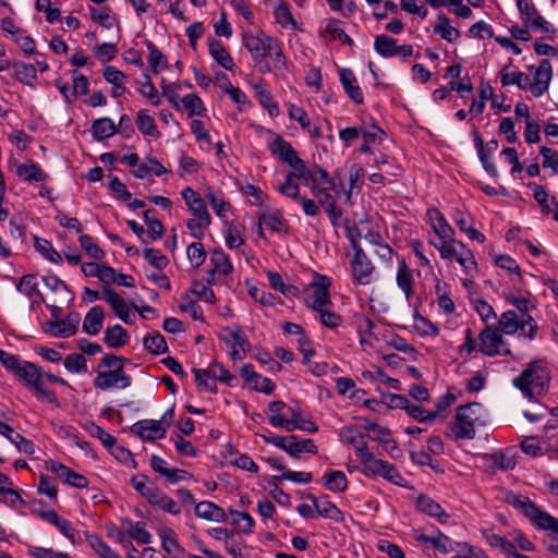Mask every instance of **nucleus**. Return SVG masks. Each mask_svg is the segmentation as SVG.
Listing matches in <instances>:
<instances>
[{
  "label": "nucleus",
  "instance_id": "obj_50",
  "mask_svg": "<svg viewBox=\"0 0 558 558\" xmlns=\"http://www.w3.org/2000/svg\"><path fill=\"white\" fill-rule=\"evenodd\" d=\"M151 506L158 507L162 511L173 515H179L181 513L180 506L160 489L151 501Z\"/></svg>",
  "mask_w": 558,
  "mask_h": 558
},
{
  "label": "nucleus",
  "instance_id": "obj_10",
  "mask_svg": "<svg viewBox=\"0 0 558 558\" xmlns=\"http://www.w3.org/2000/svg\"><path fill=\"white\" fill-rule=\"evenodd\" d=\"M132 384V377L125 373V371H102L99 369L96 377L93 380L95 388L102 391L112 388L125 389Z\"/></svg>",
  "mask_w": 558,
  "mask_h": 558
},
{
  "label": "nucleus",
  "instance_id": "obj_59",
  "mask_svg": "<svg viewBox=\"0 0 558 558\" xmlns=\"http://www.w3.org/2000/svg\"><path fill=\"white\" fill-rule=\"evenodd\" d=\"M195 375V381L197 386L207 391L215 393L217 391V385L214 378L208 374L207 369L193 368Z\"/></svg>",
  "mask_w": 558,
  "mask_h": 558
},
{
  "label": "nucleus",
  "instance_id": "obj_41",
  "mask_svg": "<svg viewBox=\"0 0 558 558\" xmlns=\"http://www.w3.org/2000/svg\"><path fill=\"white\" fill-rule=\"evenodd\" d=\"M298 172H289L286 177V180L283 183L277 186V190L279 193H281L283 196L298 199L300 198V186L295 182L296 179H301L302 174H296Z\"/></svg>",
  "mask_w": 558,
  "mask_h": 558
},
{
  "label": "nucleus",
  "instance_id": "obj_4",
  "mask_svg": "<svg viewBox=\"0 0 558 558\" xmlns=\"http://www.w3.org/2000/svg\"><path fill=\"white\" fill-rule=\"evenodd\" d=\"M550 373L545 362L534 361L513 379V385L530 400L537 399L547 391Z\"/></svg>",
  "mask_w": 558,
  "mask_h": 558
},
{
  "label": "nucleus",
  "instance_id": "obj_46",
  "mask_svg": "<svg viewBox=\"0 0 558 558\" xmlns=\"http://www.w3.org/2000/svg\"><path fill=\"white\" fill-rule=\"evenodd\" d=\"M458 246H460V253L456 260L463 268L465 275L473 276L476 271V262L473 253L462 242H458Z\"/></svg>",
  "mask_w": 558,
  "mask_h": 558
},
{
  "label": "nucleus",
  "instance_id": "obj_57",
  "mask_svg": "<svg viewBox=\"0 0 558 558\" xmlns=\"http://www.w3.org/2000/svg\"><path fill=\"white\" fill-rule=\"evenodd\" d=\"M181 102L190 117L202 116L205 111L204 104L196 94H189L184 96L181 99Z\"/></svg>",
  "mask_w": 558,
  "mask_h": 558
},
{
  "label": "nucleus",
  "instance_id": "obj_19",
  "mask_svg": "<svg viewBox=\"0 0 558 558\" xmlns=\"http://www.w3.org/2000/svg\"><path fill=\"white\" fill-rule=\"evenodd\" d=\"M132 430L136 433L143 440H155L163 438L167 430L160 421L142 420L132 426Z\"/></svg>",
  "mask_w": 558,
  "mask_h": 558
},
{
  "label": "nucleus",
  "instance_id": "obj_16",
  "mask_svg": "<svg viewBox=\"0 0 558 558\" xmlns=\"http://www.w3.org/2000/svg\"><path fill=\"white\" fill-rule=\"evenodd\" d=\"M102 299L111 306L116 315L126 324L133 323L130 305L111 288H102Z\"/></svg>",
  "mask_w": 558,
  "mask_h": 558
},
{
  "label": "nucleus",
  "instance_id": "obj_14",
  "mask_svg": "<svg viewBox=\"0 0 558 558\" xmlns=\"http://www.w3.org/2000/svg\"><path fill=\"white\" fill-rule=\"evenodd\" d=\"M80 314L70 313L64 319L51 320L47 323V331L54 337L68 338L76 333L80 324Z\"/></svg>",
  "mask_w": 558,
  "mask_h": 558
},
{
  "label": "nucleus",
  "instance_id": "obj_25",
  "mask_svg": "<svg viewBox=\"0 0 558 558\" xmlns=\"http://www.w3.org/2000/svg\"><path fill=\"white\" fill-rule=\"evenodd\" d=\"M195 515L197 518L215 522H225L227 520L225 510L216 504L207 500L195 504Z\"/></svg>",
  "mask_w": 558,
  "mask_h": 558
},
{
  "label": "nucleus",
  "instance_id": "obj_39",
  "mask_svg": "<svg viewBox=\"0 0 558 558\" xmlns=\"http://www.w3.org/2000/svg\"><path fill=\"white\" fill-rule=\"evenodd\" d=\"M148 50V63L153 73L158 74L160 70L168 68V61L165 54L150 40H146Z\"/></svg>",
  "mask_w": 558,
  "mask_h": 558
},
{
  "label": "nucleus",
  "instance_id": "obj_34",
  "mask_svg": "<svg viewBox=\"0 0 558 558\" xmlns=\"http://www.w3.org/2000/svg\"><path fill=\"white\" fill-rule=\"evenodd\" d=\"M16 174L25 181L45 182L48 179L47 173L34 161L17 165Z\"/></svg>",
  "mask_w": 558,
  "mask_h": 558
},
{
  "label": "nucleus",
  "instance_id": "obj_18",
  "mask_svg": "<svg viewBox=\"0 0 558 558\" xmlns=\"http://www.w3.org/2000/svg\"><path fill=\"white\" fill-rule=\"evenodd\" d=\"M241 376L256 391L270 395L275 390V384L271 379L257 374L252 364H245L242 366Z\"/></svg>",
  "mask_w": 558,
  "mask_h": 558
},
{
  "label": "nucleus",
  "instance_id": "obj_52",
  "mask_svg": "<svg viewBox=\"0 0 558 558\" xmlns=\"http://www.w3.org/2000/svg\"><path fill=\"white\" fill-rule=\"evenodd\" d=\"M144 347L147 351L155 355H159L168 351L166 339L159 332L146 336L144 338Z\"/></svg>",
  "mask_w": 558,
  "mask_h": 558
},
{
  "label": "nucleus",
  "instance_id": "obj_1",
  "mask_svg": "<svg viewBox=\"0 0 558 558\" xmlns=\"http://www.w3.org/2000/svg\"><path fill=\"white\" fill-rule=\"evenodd\" d=\"M242 43L252 54V60L260 73L280 71L286 66V57L279 41L263 31L244 32Z\"/></svg>",
  "mask_w": 558,
  "mask_h": 558
},
{
  "label": "nucleus",
  "instance_id": "obj_53",
  "mask_svg": "<svg viewBox=\"0 0 558 558\" xmlns=\"http://www.w3.org/2000/svg\"><path fill=\"white\" fill-rule=\"evenodd\" d=\"M435 293L437 295L439 307L447 314L453 313L456 307L450 293L447 290V284L438 281L435 286Z\"/></svg>",
  "mask_w": 558,
  "mask_h": 558
},
{
  "label": "nucleus",
  "instance_id": "obj_47",
  "mask_svg": "<svg viewBox=\"0 0 558 558\" xmlns=\"http://www.w3.org/2000/svg\"><path fill=\"white\" fill-rule=\"evenodd\" d=\"M438 21L439 24L435 26L434 33L440 35L441 38L448 43L456 41L459 38L460 33L457 28L449 25V19L445 14L440 13L438 14Z\"/></svg>",
  "mask_w": 558,
  "mask_h": 558
},
{
  "label": "nucleus",
  "instance_id": "obj_38",
  "mask_svg": "<svg viewBox=\"0 0 558 558\" xmlns=\"http://www.w3.org/2000/svg\"><path fill=\"white\" fill-rule=\"evenodd\" d=\"M323 483L331 492L342 493L347 489L348 480L342 471L332 470L323 477Z\"/></svg>",
  "mask_w": 558,
  "mask_h": 558
},
{
  "label": "nucleus",
  "instance_id": "obj_13",
  "mask_svg": "<svg viewBox=\"0 0 558 558\" xmlns=\"http://www.w3.org/2000/svg\"><path fill=\"white\" fill-rule=\"evenodd\" d=\"M553 76V68L548 60H542L536 68L533 81H530V89L533 96L541 97L547 92Z\"/></svg>",
  "mask_w": 558,
  "mask_h": 558
},
{
  "label": "nucleus",
  "instance_id": "obj_54",
  "mask_svg": "<svg viewBox=\"0 0 558 558\" xmlns=\"http://www.w3.org/2000/svg\"><path fill=\"white\" fill-rule=\"evenodd\" d=\"M63 365L65 369L70 373H86L87 372V361L83 354L72 353L69 354L64 361Z\"/></svg>",
  "mask_w": 558,
  "mask_h": 558
},
{
  "label": "nucleus",
  "instance_id": "obj_31",
  "mask_svg": "<svg viewBox=\"0 0 558 558\" xmlns=\"http://www.w3.org/2000/svg\"><path fill=\"white\" fill-rule=\"evenodd\" d=\"M129 340L130 335L121 325L108 327L105 331L104 341L109 348H122L129 342Z\"/></svg>",
  "mask_w": 558,
  "mask_h": 558
},
{
  "label": "nucleus",
  "instance_id": "obj_56",
  "mask_svg": "<svg viewBox=\"0 0 558 558\" xmlns=\"http://www.w3.org/2000/svg\"><path fill=\"white\" fill-rule=\"evenodd\" d=\"M128 534L131 538L142 543L149 544L151 542L150 533L145 529V523L128 521Z\"/></svg>",
  "mask_w": 558,
  "mask_h": 558
},
{
  "label": "nucleus",
  "instance_id": "obj_23",
  "mask_svg": "<svg viewBox=\"0 0 558 558\" xmlns=\"http://www.w3.org/2000/svg\"><path fill=\"white\" fill-rule=\"evenodd\" d=\"M308 499L313 501L318 515L335 522H342L344 520L343 512L333 502L327 499H318L314 495H308Z\"/></svg>",
  "mask_w": 558,
  "mask_h": 558
},
{
  "label": "nucleus",
  "instance_id": "obj_55",
  "mask_svg": "<svg viewBox=\"0 0 558 558\" xmlns=\"http://www.w3.org/2000/svg\"><path fill=\"white\" fill-rule=\"evenodd\" d=\"M486 541L492 547L499 548L501 553L507 556L512 557L517 551L514 543L506 539L499 534H489L486 536Z\"/></svg>",
  "mask_w": 558,
  "mask_h": 558
},
{
  "label": "nucleus",
  "instance_id": "obj_58",
  "mask_svg": "<svg viewBox=\"0 0 558 558\" xmlns=\"http://www.w3.org/2000/svg\"><path fill=\"white\" fill-rule=\"evenodd\" d=\"M187 258L194 268L202 266L206 259V252L201 242H194L187 246Z\"/></svg>",
  "mask_w": 558,
  "mask_h": 558
},
{
  "label": "nucleus",
  "instance_id": "obj_11",
  "mask_svg": "<svg viewBox=\"0 0 558 558\" xmlns=\"http://www.w3.org/2000/svg\"><path fill=\"white\" fill-rule=\"evenodd\" d=\"M221 340L231 347L233 360H242L250 348V342L240 326L226 327L220 335Z\"/></svg>",
  "mask_w": 558,
  "mask_h": 558
},
{
  "label": "nucleus",
  "instance_id": "obj_42",
  "mask_svg": "<svg viewBox=\"0 0 558 558\" xmlns=\"http://www.w3.org/2000/svg\"><path fill=\"white\" fill-rule=\"evenodd\" d=\"M498 324L501 332L506 335H513L520 330L521 318L518 317L515 312L507 311L501 314Z\"/></svg>",
  "mask_w": 558,
  "mask_h": 558
},
{
  "label": "nucleus",
  "instance_id": "obj_32",
  "mask_svg": "<svg viewBox=\"0 0 558 558\" xmlns=\"http://www.w3.org/2000/svg\"><path fill=\"white\" fill-rule=\"evenodd\" d=\"M452 219L459 229L464 232L471 240L485 242V235L470 225V216L463 211L456 210Z\"/></svg>",
  "mask_w": 558,
  "mask_h": 558
},
{
  "label": "nucleus",
  "instance_id": "obj_8",
  "mask_svg": "<svg viewBox=\"0 0 558 558\" xmlns=\"http://www.w3.org/2000/svg\"><path fill=\"white\" fill-rule=\"evenodd\" d=\"M270 153L276 156L279 160L287 163L290 168H292V172H298L296 174H302L301 172L305 170V162L299 158L296 150L292 147V145L283 140L281 136H278L270 145Z\"/></svg>",
  "mask_w": 558,
  "mask_h": 558
},
{
  "label": "nucleus",
  "instance_id": "obj_29",
  "mask_svg": "<svg viewBox=\"0 0 558 558\" xmlns=\"http://www.w3.org/2000/svg\"><path fill=\"white\" fill-rule=\"evenodd\" d=\"M396 281L397 286L404 293L407 301H410L413 295L414 278L405 259L399 262Z\"/></svg>",
  "mask_w": 558,
  "mask_h": 558
},
{
  "label": "nucleus",
  "instance_id": "obj_6",
  "mask_svg": "<svg viewBox=\"0 0 558 558\" xmlns=\"http://www.w3.org/2000/svg\"><path fill=\"white\" fill-rule=\"evenodd\" d=\"M361 464L363 465V473L365 476H380L388 482L401 487H405L407 485V480L401 475V473L393 464L389 463L388 461L377 459L373 452L364 453Z\"/></svg>",
  "mask_w": 558,
  "mask_h": 558
},
{
  "label": "nucleus",
  "instance_id": "obj_45",
  "mask_svg": "<svg viewBox=\"0 0 558 558\" xmlns=\"http://www.w3.org/2000/svg\"><path fill=\"white\" fill-rule=\"evenodd\" d=\"M86 539L88 542V545L100 558H121L98 535L86 534Z\"/></svg>",
  "mask_w": 558,
  "mask_h": 558
},
{
  "label": "nucleus",
  "instance_id": "obj_37",
  "mask_svg": "<svg viewBox=\"0 0 558 558\" xmlns=\"http://www.w3.org/2000/svg\"><path fill=\"white\" fill-rule=\"evenodd\" d=\"M136 124L142 134L155 138L160 137V132L157 129L155 119L148 113V110L142 109L138 111Z\"/></svg>",
  "mask_w": 558,
  "mask_h": 558
},
{
  "label": "nucleus",
  "instance_id": "obj_36",
  "mask_svg": "<svg viewBox=\"0 0 558 558\" xmlns=\"http://www.w3.org/2000/svg\"><path fill=\"white\" fill-rule=\"evenodd\" d=\"M92 132L97 141H104L114 135L118 128L110 118H99L93 122Z\"/></svg>",
  "mask_w": 558,
  "mask_h": 558
},
{
  "label": "nucleus",
  "instance_id": "obj_2",
  "mask_svg": "<svg viewBox=\"0 0 558 558\" xmlns=\"http://www.w3.org/2000/svg\"><path fill=\"white\" fill-rule=\"evenodd\" d=\"M506 501L515 510L524 514L536 527L553 532L554 535L551 537V543L548 546V550L558 555V519H555L548 512L541 510L529 497L508 494Z\"/></svg>",
  "mask_w": 558,
  "mask_h": 558
},
{
  "label": "nucleus",
  "instance_id": "obj_30",
  "mask_svg": "<svg viewBox=\"0 0 558 558\" xmlns=\"http://www.w3.org/2000/svg\"><path fill=\"white\" fill-rule=\"evenodd\" d=\"M341 436L352 445L356 450V457L360 462L363 460L364 453H369L367 444L365 441V435L356 430L354 427H345L341 432Z\"/></svg>",
  "mask_w": 558,
  "mask_h": 558
},
{
  "label": "nucleus",
  "instance_id": "obj_17",
  "mask_svg": "<svg viewBox=\"0 0 558 558\" xmlns=\"http://www.w3.org/2000/svg\"><path fill=\"white\" fill-rule=\"evenodd\" d=\"M411 536L417 543L432 544L441 554H448L452 550L451 539L439 530H435L433 535H426L414 529L411 531Z\"/></svg>",
  "mask_w": 558,
  "mask_h": 558
},
{
  "label": "nucleus",
  "instance_id": "obj_15",
  "mask_svg": "<svg viewBox=\"0 0 558 558\" xmlns=\"http://www.w3.org/2000/svg\"><path fill=\"white\" fill-rule=\"evenodd\" d=\"M480 351L487 356L500 354L504 343L502 337L497 328L486 327L478 336Z\"/></svg>",
  "mask_w": 558,
  "mask_h": 558
},
{
  "label": "nucleus",
  "instance_id": "obj_24",
  "mask_svg": "<svg viewBox=\"0 0 558 558\" xmlns=\"http://www.w3.org/2000/svg\"><path fill=\"white\" fill-rule=\"evenodd\" d=\"M427 216L430 220L434 232L441 239L451 240L453 236V229L448 225L445 216L435 207L427 210Z\"/></svg>",
  "mask_w": 558,
  "mask_h": 558
},
{
  "label": "nucleus",
  "instance_id": "obj_5",
  "mask_svg": "<svg viewBox=\"0 0 558 558\" xmlns=\"http://www.w3.org/2000/svg\"><path fill=\"white\" fill-rule=\"evenodd\" d=\"M348 236L354 252L350 263L353 282L360 286H368L373 282L375 266L357 242L353 229L347 227Z\"/></svg>",
  "mask_w": 558,
  "mask_h": 558
},
{
  "label": "nucleus",
  "instance_id": "obj_26",
  "mask_svg": "<svg viewBox=\"0 0 558 558\" xmlns=\"http://www.w3.org/2000/svg\"><path fill=\"white\" fill-rule=\"evenodd\" d=\"M159 536L163 550L172 558H183L185 555L184 548L179 544L175 532L170 527L160 530Z\"/></svg>",
  "mask_w": 558,
  "mask_h": 558
},
{
  "label": "nucleus",
  "instance_id": "obj_35",
  "mask_svg": "<svg viewBox=\"0 0 558 558\" xmlns=\"http://www.w3.org/2000/svg\"><path fill=\"white\" fill-rule=\"evenodd\" d=\"M500 83L504 87L515 84L521 89H526L530 85V76L524 72H508V65H505L499 72Z\"/></svg>",
  "mask_w": 558,
  "mask_h": 558
},
{
  "label": "nucleus",
  "instance_id": "obj_51",
  "mask_svg": "<svg viewBox=\"0 0 558 558\" xmlns=\"http://www.w3.org/2000/svg\"><path fill=\"white\" fill-rule=\"evenodd\" d=\"M301 173H303L301 179H303L305 184L308 185L310 187L329 183V181H331L328 172L322 168H317L315 170H310L305 166V170L302 171Z\"/></svg>",
  "mask_w": 558,
  "mask_h": 558
},
{
  "label": "nucleus",
  "instance_id": "obj_7",
  "mask_svg": "<svg viewBox=\"0 0 558 558\" xmlns=\"http://www.w3.org/2000/svg\"><path fill=\"white\" fill-rule=\"evenodd\" d=\"M15 376L23 379L37 396L46 398L50 403L56 402V395L44 386L43 374L37 365L25 361Z\"/></svg>",
  "mask_w": 558,
  "mask_h": 558
},
{
  "label": "nucleus",
  "instance_id": "obj_61",
  "mask_svg": "<svg viewBox=\"0 0 558 558\" xmlns=\"http://www.w3.org/2000/svg\"><path fill=\"white\" fill-rule=\"evenodd\" d=\"M80 243L89 257L97 260H101L105 257V252L94 242L92 236L82 234L80 236Z\"/></svg>",
  "mask_w": 558,
  "mask_h": 558
},
{
  "label": "nucleus",
  "instance_id": "obj_21",
  "mask_svg": "<svg viewBox=\"0 0 558 558\" xmlns=\"http://www.w3.org/2000/svg\"><path fill=\"white\" fill-rule=\"evenodd\" d=\"M340 82L349 96V98L355 104H363L364 96L363 92L357 84L356 77L352 70L350 69H341L339 72Z\"/></svg>",
  "mask_w": 558,
  "mask_h": 558
},
{
  "label": "nucleus",
  "instance_id": "obj_48",
  "mask_svg": "<svg viewBox=\"0 0 558 558\" xmlns=\"http://www.w3.org/2000/svg\"><path fill=\"white\" fill-rule=\"evenodd\" d=\"M15 77L25 85L32 86L36 76V66L24 62H14Z\"/></svg>",
  "mask_w": 558,
  "mask_h": 558
},
{
  "label": "nucleus",
  "instance_id": "obj_33",
  "mask_svg": "<svg viewBox=\"0 0 558 558\" xmlns=\"http://www.w3.org/2000/svg\"><path fill=\"white\" fill-rule=\"evenodd\" d=\"M210 263L214 266L211 276L215 274L228 276L233 271V266L229 256L221 248H215L211 252Z\"/></svg>",
  "mask_w": 558,
  "mask_h": 558
},
{
  "label": "nucleus",
  "instance_id": "obj_28",
  "mask_svg": "<svg viewBox=\"0 0 558 558\" xmlns=\"http://www.w3.org/2000/svg\"><path fill=\"white\" fill-rule=\"evenodd\" d=\"M105 319L104 308L99 305L93 306L84 317L83 331L95 336L102 329Z\"/></svg>",
  "mask_w": 558,
  "mask_h": 558
},
{
  "label": "nucleus",
  "instance_id": "obj_60",
  "mask_svg": "<svg viewBox=\"0 0 558 558\" xmlns=\"http://www.w3.org/2000/svg\"><path fill=\"white\" fill-rule=\"evenodd\" d=\"M459 241H454L452 238L451 240H445L440 244L430 242L440 253V256L445 259H452L457 258L460 253V246H458Z\"/></svg>",
  "mask_w": 558,
  "mask_h": 558
},
{
  "label": "nucleus",
  "instance_id": "obj_44",
  "mask_svg": "<svg viewBox=\"0 0 558 558\" xmlns=\"http://www.w3.org/2000/svg\"><path fill=\"white\" fill-rule=\"evenodd\" d=\"M153 214H155V209L145 210L144 220L148 227L147 238L151 241H157L162 238L165 228L159 219L151 216Z\"/></svg>",
  "mask_w": 558,
  "mask_h": 558
},
{
  "label": "nucleus",
  "instance_id": "obj_20",
  "mask_svg": "<svg viewBox=\"0 0 558 558\" xmlns=\"http://www.w3.org/2000/svg\"><path fill=\"white\" fill-rule=\"evenodd\" d=\"M291 418H272L271 425L274 427H280L286 429L287 432H293L295 429H301L307 433H316L318 430L317 425L314 422H302L300 423L296 418V410L289 408Z\"/></svg>",
  "mask_w": 558,
  "mask_h": 558
},
{
  "label": "nucleus",
  "instance_id": "obj_43",
  "mask_svg": "<svg viewBox=\"0 0 558 558\" xmlns=\"http://www.w3.org/2000/svg\"><path fill=\"white\" fill-rule=\"evenodd\" d=\"M374 49L384 58H391L396 56L397 39L387 35H378L374 41Z\"/></svg>",
  "mask_w": 558,
  "mask_h": 558
},
{
  "label": "nucleus",
  "instance_id": "obj_64",
  "mask_svg": "<svg viewBox=\"0 0 558 558\" xmlns=\"http://www.w3.org/2000/svg\"><path fill=\"white\" fill-rule=\"evenodd\" d=\"M275 17L282 27H298L296 21L293 19V15L287 3H281L275 9Z\"/></svg>",
  "mask_w": 558,
  "mask_h": 558
},
{
  "label": "nucleus",
  "instance_id": "obj_22",
  "mask_svg": "<svg viewBox=\"0 0 558 558\" xmlns=\"http://www.w3.org/2000/svg\"><path fill=\"white\" fill-rule=\"evenodd\" d=\"M416 508L426 515L436 519L439 523H445L449 518V514L436 500L425 495L417 497Z\"/></svg>",
  "mask_w": 558,
  "mask_h": 558
},
{
  "label": "nucleus",
  "instance_id": "obj_62",
  "mask_svg": "<svg viewBox=\"0 0 558 558\" xmlns=\"http://www.w3.org/2000/svg\"><path fill=\"white\" fill-rule=\"evenodd\" d=\"M207 371L215 381L219 380L229 386H232V381L235 379V377L228 369H226L220 363L217 362L211 363Z\"/></svg>",
  "mask_w": 558,
  "mask_h": 558
},
{
  "label": "nucleus",
  "instance_id": "obj_3",
  "mask_svg": "<svg viewBox=\"0 0 558 558\" xmlns=\"http://www.w3.org/2000/svg\"><path fill=\"white\" fill-rule=\"evenodd\" d=\"M487 421V413L483 405L477 402L460 405L457 409L454 421L449 424L448 436L454 440L473 439L475 428L484 426Z\"/></svg>",
  "mask_w": 558,
  "mask_h": 558
},
{
  "label": "nucleus",
  "instance_id": "obj_49",
  "mask_svg": "<svg viewBox=\"0 0 558 558\" xmlns=\"http://www.w3.org/2000/svg\"><path fill=\"white\" fill-rule=\"evenodd\" d=\"M15 288L19 292H21L28 299H33L35 294H39L36 277L31 274L22 276L15 282Z\"/></svg>",
  "mask_w": 558,
  "mask_h": 558
},
{
  "label": "nucleus",
  "instance_id": "obj_9",
  "mask_svg": "<svg viewBox=\"0 0 558 558\" xmlns=\"http://www.w3.org/2000/svg\"><path fill=\"white\" fill-rule=\"evenodd\" d=\"M517 7L525 27L539 29L548 34L556 33V28L539 14L533 3L527 2V0H517Z\"/></svg>",
  "mask_w": 558,
  "mask_h": 558
},
{
  "label": "nucleus",
  "instance_id": "obj_27",
  "mask_svg": "<svg viewBox=\"0 0 558 558\" xmlns=\"http://www.w3.org/2000/svg\"><path fill=\"white\" fill-rule=\"evenodd\" d=\"M208 49L209 53L213 57V59L223 69L226 70H233L234 68V61L229 53V51L226 49V47L222 45V43L218 39L210 38L208 39Z\"/></svg>",
  "mask_w": 558,
  "mask_h": 558
},
{
  "label": "nucleus",
  "instance_id": "obj_40",
  "mask_svg": "<svg viewBox=\"0 0 558 558\" xmlns=\"http://www.w3.org/2000/svg\"><path fill=\"white\" fill-rule=\"evenodd\" d=\"M318 448L312 439H299V437L294 435V440L289 442L287 453L290 457L298 459L303 452L316 454Z\"/></svg>",
  "mask_w": 558,
  "mask_h": 558
},
{
  "label": "nucleus",
  "instance_id": "obj_63",
  "mask_svg": "<svg viewBox=\"0 0 558 558\" xmlns=\"http://www.w3.org/2000/svg\"><path fill=\"white\" fill-rule=\"evenodd\" d=\"M86 429L90 436L98 438L105 447L112 449L116 446L117 439L95 423H90Z\"/></svg>",
  "mask_w": 558,
  "mask_h": 558
},
{
  "label": "nucleus",
  "instance_id": "obj_12",
  "mask_svg": "<svg viewBox=\"0 0 558 558\" xmlns=\"http://www.w3.org/2000/svg\"><path fill=\"white\" fill-rule=\"evenodd\" d=\"M306 305L314 312L331 304L329 283L312 282L308 284L305 296Z\"/></svg>",
  "mask_w": 558,
  "mask_h": 558
}]
</instances>
